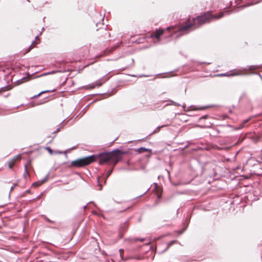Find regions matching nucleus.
<instances>
[{
	"label": "nucleus",
	"instance_id": "11",
	"mask_svg": "<svg viewBox=\"0 0 262 262\" xmlns=\"http://www.w3.org/2000/svg\"><path fill=\"white\" fill-rule=\"evenodd\" d=\"M250 119H246L245 120L243 123L241 125H240V126L237 128V129H241V128H243L245 126H244V124L246 123H247L249 120H250Z\"/></svg>",
	"mask_w": 262,
	"mask_h": 262
},
{
	"label": "nucleus",
	"instance_id": "9",
	"mask_svg": "<svg viewBox=\"0 0 262 262\" xmlns=\"http://www.w3.org/2000/svg\"><path fill=\"white\" fill-rule=\"evenodd\" d=\"M150 151H151L150 149L145 148L143 147H141L138 149V151L139 152H143L144 151H149L150 152Z\"/></svg>",
	"mask_w": 262,
	"mask_h": 262
},
{
	"label": "nucleus",
	"instance_id": "20",
	"mask_svg": "<svg viewBox=\"0 0 262 262\" xmlns=\"http://www.w3.org/2000/svg\"><path fill=\"white\" fill-rule=\"evenodd\" d=\"M140 241L142 242V241H144V239H141Z\"/></svg>",
	"mask_w": 262,
	"mask_h": 262
},
{
	"label": "nucleus",
	"instance_id": "8",
	"mask_svg": "<svg viewBox=\"0 0 262 262\" xmlns=\"http://www.w3.org/2000/svg\"><path fill=\"white\" fill-rule=\"evenodd\" d=\"M192 25H192V24H187V25H186V26H184V27H182V28L180 29V30L181 31L186 30H187V29H189V28H190L191 26H192Z\"/></svg>",
	"mask_w": 262,
	"mask_h": 262
},
{
	"label": "nucleus",
	"instance_id": "15",
	"mask_svg": "<svg viewBox=\"0 0 262 262\" xmlns=\"http://www.w3.org/2000/svg\"><path fill=\"white\" fill-rule=\"evenodd\" d=\"M62 153V151H58V150H55V151H54V152H53V154H61Z\"/></svg>",
	"mask_w": 262,
	"mask_h": 262
},
{
	"label": "nucleus",
	"instance_id": "17",
	"mask_svg": "<svg viewBox=\"0 0 262 262\" xmlns=\"http://www.w3.org/2000/svg\"><path fill=\"white\" fill-rule=\"evenodd\" d=\"M33 48H34L33 43H32V44L30 46V48H29V50H28V51L27 52L30 51V50H31V49Z\"/></svg>",
	"mask_w": 262,
	"mask_h": 262
},
{
	"label": "nucleus",
	"instance_id": "3",
	"mask_svg": "<svg viewBox=\"0 0 262 262\" xmlns=\"http://www.w3.org/2000/svg\"><path fill=\"white\" fill-rule=\"evenodd\" d=\"M211 17L209 14H205L203 16H198L194 19V24H198L202 25L205 23L209 22L211 20Z\"/></svg>",
	"mask_w": 262,
	"mask_h": 262
},
{
	"label": "nucleus",
	"instance_id": "18",
	"mask_svg": "<svg viewBox=\"0 0 262 262\" xmlns=\"http://www.w3.org/2000/svg\"><path fill=\"white\" fill-rule=\"evenodd\" d=\"M119 251H120V255H121V257L122 258V253H123V250H122V249H120V250H119Z\"/></svg>",
	"mask_w": 262,
	"mask_h": 262
},
{
	"label": "nucleus",
	"instance_id": "4",
	"mask_svg": "<svg viewBox=\"0 0 262 262\" xmlns=\"http://www.w3.org/2000/svg\"><path fill=\"white\" fill-rule=\"evenodd\" d=\"M20 159V155H17V156H15L11 160H10L8 162V165H9V168H12L13 166L14 165L15 162L17 160H19Z\"/></svg>",
	"mask_w": 262,
	"mask_h": 262
},
{
	"label": "nucleus",
	"instance_id": "21",
	"mask_svg": "<svg viewBox=\"0 0 262 262\" xmlns=\"http://www.w3.org/2000/svg\"><path fill=\"white\" fill-rule=\"evenodd\" d=\"M170 28H167V30H170Z\"/></svg>",
	"mask_w": 262,
	"mask_h": 262
},
{
	"label": "nucleus",
	"instance_id": "2",
	"mask_svg": "<svg viewBox=\"0 0 262 262\" xmlns=\"http://www.w3.org/2000/svg\"><path fill=\"white\" fill-rule=\"evenodd\" d=\"M95 159L96 157L94 155L78 159L72 161L71 165L72 166L75 167H82L92 163L95 160Z\"/></svg>",
	"mask_w": 262,
	"mask_h": 262
},
{
	"label": "nucleus",
	"instance_id": "5",
	"mask_svg": "<svg viewBox=\"0 0 262 262\" xmlns=\"http://www.w3.org/2000/svg\"><path fill=\"white\" fill-rule=\"evenodd\" d=\"M244 74V73L242 71H238L236 72H233L230 74L227 75V74H221L222 76H237V75H240Z\"/></svg>",
	"mask_w": 262,
	"mask_h": 262
},
{
	"label": "nucleus",
	"instance_id": "6",
	"mask_svg": "<svg viewBox=\"0 0 262 262\" xmlns=\"http://www.w3.org/2000/svg\"><path fill=\"white\" fill-rule=\"evenodd\" d=\"M155 190L157 193L158 197L160 198L161 195L162 191L160 187L157 184H155Z\"/></svg>",
	"mask_w": 262,
	"mask_h": 262
},
{
	"label": "nucleus",
	"instance_id": "19",
	"mask_svg": "<svg viewBox=\"0 0 262 262\" xmlns=\"http://www.w3.org/2000/svg\"><path fill=\"white\" fill-rule=\"evenodd\" d=\"M13 188H14V187H13V186L11 187V190H11V191H12V190L13 189Z\"/></svg>",
	"mask_w": 262,
	"mask_h": 262
},
{
	"label": "nucleus",
	"instance_id": "1",
	"mask_svg": "<svg viewBox=\"0 0 262 262\" xmlns=\"http://www.w3.org/2000/svg\"><path fill=\"white\" fill-rule=\"evenodd\" d=\"M99 157L100 164L110 162L115 165L121 159L122 152L119 150H115L111 152L100 154Z\"/></svg>",
	"mask_w": 262,
	"mask_h": 262
},
{
	"label": "nucleus",
	"instance_id": "13",
	"mask_svg": "<svg viewBox=\"0 0 262 262\" xmlns=\"http://www.w3.org/2000/svg\"><path fill=\"white\" fill-rule=\"evenodd\" d=\"M46 149L47 150L51 155L53 154L54 151L52 150L50 147H46Z\"/></svg>",
	"mask_w": 262,
	"mask_h": 262
},
{
	"label": "nucleus",
	"instance_id": "16",
	"mask_svg": "<svg viewBox=\"0 0 262 262\" xmlns=\"http://www.w3.org/2000/svg\"><path fill=\"white\" fill-rule=\"evenodd\" d=\"M112 169L109 170L107 173V177H108L112 173Z\"/></svg>",
	"mask_w": 262,
	"mask_h": 262
},
{
	"label": "nucleus",
	"instance_id": "12",
	"mask_svg": "<svg viewBox=\"0 0 262 262\" xmlns=\"http://www.w3.org/2000/svg\"><path fill=\"white\" fill-rule=\"evenodd\" d=\"M223 16V13L221 12L220 13L219 15H213L212 16L213 17L215 18H220L222 17Z\"/></svg>",
	"mask_w": 262,
	"mask_h": 262
},
{
	"label": "nucleus",
	"instance_id": "14",
	"mask_svg": "<svg viewBox=\"0 0 262 262\" xmlns=\"http://www.w3.org/2000/svg\"><path fill=\"white\" fill-rule=\"evenodd\" d=\"M97 180H98V182L99 183V186L100 187V190H101V189H102V185L100 184L101 179L100 178H98Z\"/></svg>",
	"mask_w": 262,
	"mask_h": 262
},
{
	"label": "nucleus",
	"instance_id": "7",
	"mask_svg": "<svg viewBox=\"0 0 262 262\" xmlns=\"http://www.w3.org/2000/svg\"><path fill=\"white\" fill-rule=\"evenodd\" d=\"M163 30H159L156 32L155 36L157 38H159V37L163 34Z\"/></svg>",
	"mask_w": 262,
	"mask_h": 262
},
{
	"label": "nucleus",
	"instance_id": "10",
	"mask_svg": "<svg viewBox=\"0 0 262 262\" xmlns=\"http://www.w3.org/2000/svg\"><path fill=\"white\" fill-rule=\"evenodd\" d=\"M47 181V179H44L43 181H42L41 182H36L35 183H34L33 185L35 186H40V185H41L42 184H43V183H45V182Z\"/></svg>",
	"mask_w": 262,
	"mask_h": 262
}]
</instances>
